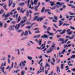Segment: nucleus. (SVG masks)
<instances>
[{"mask_svg": "<svg viewBox=\"0 0 75 75\" xmlns=\"http://www.w3.org/2000/svg\"><path fill=\"white\" fill-rule=\"evenodd\" d=\"M6 62L3 63H2V64L0 67V69H1V71H2L3 73H4V74H6L7 73L6 71H4V67H2L3 66H6Z\"/></svg>", "mask_w": 75, "mask_h": 75, "instance_id": "2", "label": "nucleus"}, {"mask_svg": "<svg viewBox=\"0 0 75 75\" xmlns=\"http://www.w3.org/2000/svg\"><path fill=\"white\" fill-rule=\"evenodd\" d=\"M63 67H64V64H62L61 65V68H62V69H64Z\"/></svg>", "mask_w": 75, "mask_h": 75, "instance_id": "42", "label": "nucleus"}, {"mask_svg": "<svg viewBox=\"0 0 75 75\" xmlns=\"http://www.w3.org/2000/svg\"><path fill=\"white\" fill-rule=\"evenodd\" d=\"M40 32L39 30H37L35 32V34H36V33H40Z\"/></svg>", "mask_w": 75, "mask_h": 75, "instance_id": "43", "label": "nucleus"}, {"mask_svg": "<svg viewBox=\"0 0 75 75\" xmlns=\"http://www.w3.org/2000/svg\"><path fill=\"white\" fill-rule=\"evenodd\" d=\"M42 63H41V64H40V70L41 71H42Z\"/></svg>", "mask_w": 75, "mask_h": 75, "instance_id": "25", "label": "nucleus"}, {"mask_svg": "<svg viewBox=\"0 0 75 75\" xmlns=\"http://www.w3.org/2000/svg\"><path fill=\"white\" fill-rule=\"evenodd\" d=\"M53 50V48H51L49 50L47 51H46V52L47 53H50V52H51L52 51V50Z\"/></svg>", "mask_w": 75, "mask_h": 75, "instance_id": "12", "label": "nucleus"}, {"mask_svg": "<svg viewBox=\"0 0 75 75\" xmlns=\"http://www.w3.org/2000/svg\"><path fill=\"white\" fill-rule=\"evenodd\" d=\"M6 7H7V5H5L3 6V8L5 10H6L7 11L8 10V9L6 8Z\"/></svg>", "mask_w": 75, "mask_h": 75, "instance_id": "23", "label": "nucleus"}, {"mask_svg": "<svg viewBox=\"0 0 75 75\" xmlns=\"http://www.w3.org/2000/svg\"><path fill=\"white\" fill-rule=\"evenodd\" d=\"M8 58L7 59V61L8 62V64H10V57H11V56L10 55H8Z\"/></svg>", "mask_w": 75, "mask_h": 75, "instance_id": "10", "label": "nucleus"}, {"mask_svg": "<svg viewBox=\"0 0 75 75\" xmlns=\"http://www.w3.org/2000/svg\"><path fill=\"white\" fill-rule=\"evenodd\" d=\"M65 50H66L65 49H63V50H62V52H61L62 54H64V52H65Z\"/></svg>", "mask_w": 75, "mask_h": 75, "instance_id": "35", "label": "nucleus"}, {"mask_svg": "<svg viewBox=\"0 0 75 75\" xmlns=\"http://www.w3.org/2000/svg\"><path fill=\"white\" fill-rule=\"evenodd\" d=\"M42 59H41L40 62H39L38 63V64H40V63H41V62H42Z\"/></svg>", "mask_w": 75, "mask_h": 75, "instance_id": "41", "label": "nucleus"}, {"mask_svg": "<svg viewBox=\"0 0 75 75\" xmlns=\"http://www.w3.org/2000/svg\"><path fill=\"white\" fill-rule=\"evenodd\" d=\"M48 71V70H46L45 71V73L46 74H47V72Z\"/></svg>", "mask_w": 75, "mask_h": 75, "instance_id": "64", "label": "nucleus"}, {"mask_svg": "<svg viewBox=\"0 0 75 75\" xmlns=\"http://www.w3.org/2000/svg\"><path fill=\"white\" fill-rule=\"evenodd\" d=\"M45 9V7H43L41 11V13H43V12H44V11Z\"/></svg>", "mask_w": 75, "mask_h": 75, "instance_id": "36", "label": "nucleus"}, {"mask_svg": "<svg viewBox=\"0 0 75 75\" xmlns=\"http://www.w3.org/2000/svg\"><path fill=\"white\" fill-rule=\"evenodd\" d=\"M28 31L29 32V34H30V35H31V34H32V33H31V31H30L28 30Z\"/></svg>", "mask_w": 75, "mask_h": 75, "instance_id": "61", "label": "nucleus"}, {"mask_svg": "<svg viewBox=\"0 0 75 75\" xmlns=\"http://www.w3.org/2000/svg\"><path fill=\"white\" fill-rule=\"evenodd\" d=\"M25 10H23V11L21 10L20 11L21 12H22V13H23H23H24V12H25Z\"/></svg>", "mask_w": 75, "mask_h": 75, "instance_id": "48", "label": "nucleus"}, {"mask_svg": "<svg viewBox=\"0 0 75 75\" xmlns=\"http://www.w3.org/2000/svg\"><path fill=\"white\" fill-rule=\"evenodd\" d=\"M50 9H52H52H55V6H53L52 8L50 7Z\"/></svg>", "mask_w": 75, "mask_h": 75, "instance_id": "49", "label": "nucleus"}, {"mask_svg": "<svg viewBox=\"0 0 75 75\" xmlns=\"http://www.w3.org/2000/svg\"><path fill=\"white\" fill-rule=\"evenodd\" d=\"M13 3V1H11V0H9V6H10L12 4V3Z\"/></svg>", "mask_w": 75, "mask_h": 75, "instance_id": "16", "label": "nucleus"}, {"mask_svg": "<svg viewBox=\"0 0 75 75\" xmlns=\"http://www.w3.org/2000/svg\"><path fill=\"white\" fill-rule=\"evenodd\" d=\"M51 11V10L50 9H46L45 10V12H46V11Z\"/></svg>", "mask_w": 75, "mask_h": 75, "instance_id": "44", "label": "nucleus"}, {"mask_svg": "<svg viewBox=\"0 0 75 75\" xmlns=\"http://www.w3.org/2000/svg\"><path fill=\"white\" fill-rule=\"evenodd\" d=\"M74 38V36L73 35L72 37L69 38V40H71V39H72V38Z\"/></svg>", "mask_w": 75, "mask_h": 75, "instance_id": "52", "label": "nucleus"}, {"mask_svg": "<svg viewBox=\"0 0 75 75\" xmlns=\"http://www.w3.org/2000/svg\"><path fill=\"white\" fill-rule=\"evenodd\" d=\"M3 9H2L0 11V14H2L3 12H4V11H3Z\"/></svg>", "mask_w": 75, "mask_h": 75, "instance_id": "38", "label": "nucleus"}, {"mask_svg": "<svg viewBox=\"0 0 75 75\" xmlns=\"http://www.w3.org/2000/svg\"><path fill=\"white\" fill-rule=\"evenodd\" d=\"M37 2H38V0H35L34 1V4L35 5H36L37 4Z\"/></svg>", "mask_w": 75, "mask_h": 75, "instance_id": "24", "label": "nucleus"}, {"mask_svg": "<svg viewBox=\"0 0 75 75\" xmlns=\"http://www.w3.org/2000/svg\"><path fill=\"white\" fill-rule=\"evenodd\" d=\"M57 4V5H61V3L60 2H57L56 3Z\"/></svg>", "mask_w": 75, "mask_h": 75, "instance_id": "56", "label": "nucleus"}, {"mask_svg": "<svg viewBox=\"0 0 75 75\" xmlns=\"http://www.w3.org/2000/svg\"><path fill=\"white\" fill-rule=\"evenodd\" d=\"M3 17H5V18L4 19V20H7V17H9L10 16V14L8 13L6 15H5V13H4L3 15Z\"/></svg>", "mask_w": 75, "mask_h": 75, "instance_id": "4", "label": "nucleus"}, {"mask_svg": "<svg viewBox=\"0 0 75 75\" xmlns=\"http://www.w3.org/2000/svg\"><path fill=\"white\" fill-rule=\"evenodd\" d=\"M67 63L68 64V65H69V66H72L73 65V64H70L71 63V61H69L68 62H67Z\"/></svg>", "mask_w": 75, "mask_h": 75, "instance_id": "18", "label": "nucleus"}, {"mask_svg": "<svg viewBox=\"0 0 75 75\" xmlns=\"http://www.w3.org/2000/svg\"><path fill=\"white\" fill-rule=\"evenodd\" d=\"M21 17V16H19L18 17V21H17L18 22H19V21H20V20H21V18H20Z\"/></svg>", "mask_w": 75, "mask_h": 75, "instance_id": "26", "label": "nucleus"}, {"mask_svg": "<svg viewBox=\"0 0 75 75\" xmlns=\"http://www.w3.org/2000/svg\"><path fill=\"white\" fill-rule=\"evenodd\" d=\"M47 49V48H45L44 50H42V51H43V52H44V53L45 54V50H46Z\"/></svg>", "mask_w": 75, "mask_h": 75, "instance_id": "45", "label": "nucleus"}, {"mask_svg": "<svg viewBox=\"0 0 75 75\" xmlns=\"http://www.w3.org/2000/svg\"><path fill=\"white\" fill-rule=\"evenodd\" d=\"M42 47H36V48H37V49H38V50H40V49H41V48H42Z\"/></svg>", "mask_w": 75, "mask_h": 75, "instance_id": "55", "label": "nucleus"}, {"mask_svg": "<svg viewBox=\"0 0 75 75\" xmlns=\"http://www.w3.org/2000/svg\"><path fill=\"white\" fill-rule=\"evenodd\" d=\"M72 32H67V34L69 35H71L72 34Z\"/></svg>", "mask_w": 75, "mask_h": 75, "instance_id": "47", "label": "nucleus"}, {"mask_svg": "<svg viewBox=\"0 0 75 75\" xmlns=\"http://www.w3.org/2000/svg\"><path fill=\"white\" fill-rule=\"evenodd\" d=\"M38 18V19H37ZM43 18H42V17L41 18H39L38 17V16H36L35 17V18L34 19V20L35 21L37 19V21H41L42 20H43Z\"/></svg>", "mask_w": 75, "mask_h": 75, "instance_id": "3", "label": "nucleus"}, {"mask_svg": "<svg viewBox=\"0 0 75 75\" xmlns=\"http://www.w3.org/2000/svg\"><path fill=\"white\" fill-rule=\"evenodd\" d=\"M17 32H18V33H20V32H21V31H22V30H17Z\"/></svg>", "mask_w": 75, "mask_h": 75, "instance_id": "51", "label": "nucleus"}, {"mask_svg": "<svg viewBox=\"0 0 75 75\" xmlns=\"http://www.w3.org/2000/svg\"><path fill=\"white\" fill-rule=\"evenodd\" d=\"M51 42H52L51 41H48L47 42V44H51Z\"/></svg>", "mask_w": 75, "mask_h": 75, "instance_id": "58", "label": "nucleus"}, {"mask_svg": "<svg viewBox=\"0 0 75 75\" xmlns=\"http://www.w3.org/2000/svg\"><path fill=\"white\" fill-rule=\"evenodd\" d=\"M65 25H66V26L68 25V24L64 23L63 25V26H65Z\"/></svg>", "mask_w": 75, "mask_h": 75, "instance_id": "50", "label": "nucleus"}, {"mask_svg": "<svg viewBox=\"0 0 75 75\" xmlns=\"http://www.w3.org/2000/svg\"><path fill=\"white\" fill-rule=\"evenodd\" d=\"M25 3H21L19 4L20 6H23L24 4Z\"/></svg>", "mask_w": 75, "mask_h": 75, "instance_id": "54", "label": "nucleus"}, {"mask_svg": "<svg viewBox=\"0 0 75 75\" xmlns=\"http://www.w3.org/2000/svg\"><path fill=\"white\" fill-rule=\"evenodd\" d=\"M24 34V33L23 32V33L21 34L20 35V37H23V35Z\"/></svg>", "mask_w": 75, "mask_h": 75, "instance_id": "62", "label": "nucleus"}, {"mask_svg": "<svg viewBox=\"0 0 75 75\" xmlns=\"http://www.w3.org/2000/svg\"><path fill=\"white\" fill-rule=\"evenodd\" d=\"M48 36L44 34L43 35H42L41 37V38H46L48 39Z\"/></svg>", "mask_w": 75, "mask_h": 75, "instance_id": "6", "label": "nucleus"}, {"mask_svg": "<svg viewBox=\"0 0 75 75\" xmlns=\"http://www.w3.org/2000/svg\"><path fill=\"white\" fill-rule=\"evenodd\" d=\"M44 67H42V70H38L37 72V74H39L40 73H41V72H44Z\"/></svg>", "mask_w": 75, "mask_h": 75, "instance_id": "7", "label": "nucleus"}, {"mask_svg": "<svg viewBox=\"0 0 75 75\" xmlns=\"http://www.w3.org/2000/svg\"><path fill=\"white\" fill-rule=\"evenodd\" d=\"M28 31L27 30H26L25 31L24 34L25 35H27L28 34Z\"/></svg>", "mask_w": 75, "mask_h": 75, "instance_id": "32", "label": "nucleus"}, {"mask_svg": "<svg viewBox=\"0 0 75 75\" xmlns=\"http://www.w3.org/2000/svg\"><path fill=\"white\" fill-rule=\"evenodd\" d=\"M47 67H50V66L49 65V64H48V62H47L46 63V65L45 66V68H47Z\"/></svg>", "mask_w": 75, "mask_h": 75, "instance_id": "21", "label": "nucleus"}, {"mask_svg": "<svg viewBox=\"0 0 75 75\" xmlns=\"http://www.w3.org/2000/svg\"><path fill=\"white\" fill-rule=\"evenodd\" d=\"M63 8H66V6L65 5H64L62 6Z\"/></svg>", "mask_w": 75, "mask_h": 75, "instance_id": "57", "label": "nucleus"}, {"mask_svg": "<svg viewBox=\"0 0 75 75\" xmlns=\"http://www.w3.org/2000/svg\"><path fill=\"white\" fill-rule=\"evenodd\" d=\"M62 25V23L61 21H59V24L58 26H61V25Z\"/></svg>", "mask_w": 75, "mask_h": 75, "instance_id": "22", "label": "nucleus"}, {"mask_svg": "<svg viewBox=\"0 0 75 75\" xmlns=\"http://www.w3.org/2000/svg\"><path fill=\"white\" fill-rule=\"evenodd\" d=\"M63 46L64 48H67V47H68L67 45H64Z\"/></svg>", "mask_w": 75, "mask_h": 75, "instance_id": "37", "label": "nucleus"}, {"mask_svg": "<svg viewBox=\"0 0 75 75\" xmlns=\"http://www.w3.org/2000/svg\"><path fill=\"white\" fill-rule=\"evenodd\" d=\"M46 42V41H45L44 43V44H42V47H42L41 48V50H42L43 49H44L45 48V43Z\"/></svg>", "mask_w": 75, "mask_h": 75, "instance_id": "11", "label": "nucleus"}, {"mask_svg": "<svg viewBox=\"0 0 75 75\" xmlns=\"http://www.w3.org/2000/svg\"><path fill=\"white\" fill-rule=\"evenodd\" d=\"M25 71H22L21 73V75H24V73H25Z\"/></svg>", "mask_w": 75, "mask_h": 75, "instance_id": "33", "label": "nucleus"}, {"mask_svg": "<svg viewBox=\"0 0 75 75\" xmlns=\"http://www.w3.org/2000/svg\"><path fill=\"white\" fill-rule=\"evenodd\" d=\"M66 31V29H64L63 30V31L62 32L60 33V34H64L65 33V32Z\"/></svg>", "mask_w": 75, "mask_h": 75, "instance_id": "19", "label": "nucleus"}, {"mask_svg": "<svg viewBox=\"0 0 75 75\" xmlns=\"http://www.w3.org/2000/svg\"><path fill=\"white\" fill-rule=\"evenodd\" d=\"M71 59H74L75 58V55H73L70 57Z\"/></svg>", "mask_w": 75, "mask_h": 75, "instance_id": "28", "label": "nucleus"}, {"mask_svg": "<svg viewBox=\"0 0 75 75\" xmlns=\"http://www.w3.org/2000/svg\"><path fill=\"white\" fill-rule=\"evenodd\" d=\"M47 33H48L49 35H53V33H51L48 31H47Z\"/></svg>", "mask_w": 75, "mask_h": 75, "instance_id": "27", "label": "nucleus"}, {"mask_svg": "<svg viewBox=\"0 0 75 75\" xmlns=\"http://www.w3.org/2000/svg\"><path fill=\"white\" fill-rule=\"evenodd\" d=\"M38 29L39 28H35L34 29V30H35V31L36 30H38Z\"/></svg>", "mask_w": 75, "mask_h": 75, "instance_id": "63", "label": "nucleus"}, {"mask_svg": "<svg viewBox=\"0 0 75 75\" xmlns=\"http://www.w3.org/2000/svg\"><path fill=\"white\" fill-rule=\"evenodd\" d=\"M41 42H42V40L39 39V45H41Z\"/></svg>", "mask_w": 75, "mask_h": 75, "instance_id": "29", "label": "nucleus"}, {"mask_svg": "<svg viewBox=\"0 0 75 75\" xmlns=\"http://www.w3.org/2000/svg\"><path fill=\"white\" fill-rule=\"evenodd\" d=\"M70 29L73 30H75V28H74V27H73L72 26H70Z\"/></svg>", "mask_w": 75, "mask_h": 75, "instance_id": "39", "label": "nucleus"}, {"mask_svg": "<svg viewBox=\"0 0 75 75\" xmlns=\"http://www.w3.org/2000/svg\"><path fill=\"white\" fill-rule=\"evenodd\" d=\"M18 14H17L16 15H14L13 16L14 17H16V19H17V17H18Z\"/></svg>", "mask_w": 75, "mask_h": 75, "instance_id": "40", "label": "nucleus"}, {"mask_svg": "<svg viewBox=\"0 0 75 75\" xmlns=\"http://www.w3.org/2000/svg\"><path fill=\"white\" fill-rule=\"evenodd\" d=\"M54 18L55 20H58V18H57V17L56 16H54Z\"/></svg>", "mask_w": 75, "mask_h": 75, "instance_id": "46", "label": "nucleus"}, {"mask_svg": "<svg viewBox=\"0 0 75 75\" xmlns=\"http://www.w3.org/2000/svg\"><path fill=\"white\" fill-rule=\"evenodd\" d=\"M17 51H18V55H20V50H19V49H17Z\"/></svg>", "mask_w": 75, "mask_h": 75, "instance_id": "53", "label": "nucleus"}, {"mask_svg": "<svg viewBox=\"0 0 75 75\" xmlns=\"http://www.w3.org/2000/svg\"><path fill=\"white\" fill-rule=\"evenodd\" d=\"M40 5H41V4L40 3V2H39L38 6H35V11H37V10H38V9L37 8L39 7H40Z\"/></svg>", "mask_w": 75, "mask_h": 75, "instance_id": "8", "label": "nucleus"}, {"mask_svg": "<svg viewBox=\"0 0 75 75\" xmlns=\"http://www.w3.org/2000/svg\"><path fill=\"white\" fill-rule=\"evenodd\" d=\"M54 25V26L56 28H58V27L57 26V25H55V24H53Z\"/></svg>", "mask_w": 75, "mask_h": 75, "instance_id": "60", "label": "nucleus"}, {"mask_svg": "<svg viewBox=\"0 0 75 75\" xmlns=\"http://www.w3.org/2000/svg\"><path fill=\"white\" fill-rule=\"evenodd\" d=\"M50 3L51 4V6H54L55 5V3L53 2L50 1Z\"/></svg>", "mask_w": 75, "mask_h": 75, "instance_id": "20", "label": "nucleus"}, {"mask_svg": "<svg viewBox=\"0 0 75 75\" xmlns=\"http://www.w3.org/2000/svg\"><path fill=\"white\" fill-rule=\"evenodd\" d=\"M13 27H14V25H13L12 26H10L9 28V30H11L12 29L13 30H14V29L13 28Z\"/></svg>", "mask_w": 75, "mask_h": 75, "instance_id": "13", "label": "nucleus"}, {"mask_svg": "<svg viewBox=\"0 0 75 75\" xmlns=\"http://www.w3.org/2000/svg\"><path fill=\"white\" fill-rule=\"evenodd\" d=\"M57 73L58 74V75H59V74L58 73V71H59V72H61V71L59 70V67H57Z\"/></svg>", "mask_w": 75, "mask_h": 75, "instance_id": "14", "label": "nucleus"}, {"mask_svg": "<svg viewBox=\"0 0 75 75\" xmlns=\"http://www.w3.org/2000/svg\"><path fill=\"white\" fill-rule=\"evenodd\" d=\"M23 19L17 25H16L15 27V28L16 30L18 29V28H19L20 27V25L21 28H23V27L24 26L25 23L24 24V23L27 21V17H26V16H25L23 18Z\"/></svg>", "mask_w": 75, "mask_h": 75, "instance_id": "1", "label": "nucleus"}, {"mask_svg": "<svg viewBox=\"0 0 75 75\" xmlns=\"http://www.w3.org/2000/svg\"><path fill=\"white\" fill-rule=\"evenodd\" d=\"M64 39L62 38H60L58 40V41H62V42L61 43V44H64Z\"/></svg>", "mask_w": 75, "mask_h": 75, "instance_id": "9", "label": "nucleus"}, {"mask_svg": "<svg viewBox=\"0 0 75 75\" xmlns=\"http://www.w3.org/2000/svg\"><path fill=\"white\" fill-rule=\"evenodd\" d=\"M21 63L22 64V66L23 67H25V63H26V61H24L23 62V61H21Z\"/></svg>", "mask_w": 75, "mask_h": 75, "instance_id": "17", "label": "nucleus"}, {"mask_svg": "<svg viewBox=\"0 0 75 75\" xmlns=\"http://www.w3.org/2000/svg\"><path fill=\"white\" fill-rule=\"evenodd\" d=\"M4 28H6L7 27V24L5 23L4 25Z\"/></svg>", "mask_w": 75, "mask_h": 75, "instance_id": "59", "label": "nucleus"}, {"mask_svg": "<svg viewBox=\"0 0 75 75\" xmlns=\"http://www.w3.org/2000/svg\"><path fill=\"white\" fill-rule=\"evenodd\" d=\"M40 36H41V35H37L34 36L33 37V38H40Z\"/></svg>", "mask_w": 75, "mask_h": 75, "instance_id": "15", "label": "nucleus"}, {"mask_svg": "<svg viewBox=\"0 0 75 75\" xmlns=\"http://www.w3.org/2000/svg\"><path fill=\"white\" fill-rule=\"evenodd\" d=\"M28 58L29 59V60H31V59H33L32 57H30V56L28 57Z\"/></svg>", "mask_w": 75, "mask_h": 75, "instance_id": "34", "label": "nucleus"}, {"mask_svg": "<svg viewBox=\"0 0 75 75\" xmlns=\"http://www.w3.org/2000/svg\"><path fill=\"white\" fill-rule=\"evenodd\" d=\"M30 0H28V1L27 2V3H28L27 6L29 8H30V9H33V8H34V7H31V5H30Z\"/></svg>", "mask_w": 75, "mask_h": 75, "instance_id": "5", "label": "nucleus"}, {"mask_svg": "<svg viewBox=\"0 0 75 75\" xmlns=\"http://www.w3.org/2000/svg\"><path fill=\"white\" fill-rule=\"evenodd\" d=\"M33 26L32 25L30 26H27L26 27V28H27L28 29H30V28H31V27H32Z\"/></svg>", "mask_w": 75, "mask_h": 75, "instance_id": "30", "label": "nucleus"}, {"mask_svg": "<svg viewBox=\"0 0 75 75\" xmlns=\"http://www.w3.org/2000/svg\"><path fill=\"white\" fill-rule=\"evenodd\" d=\"M28 16H29V11L27 10L26 12V16L28 17Z\"/></svg>", "mask_w": 75, "mask_h": 75, "instance_id": "31", "label": "nucleus"}]
</instances>
